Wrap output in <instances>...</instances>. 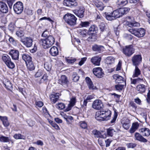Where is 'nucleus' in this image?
<instances>
[{"label":"nucleus","mask_w":150,"mask_h":150,"mask_svg":"<svg viewBox=\"0 0 150 150\" xmlns=\"http://www.w3.org/2000/svg\"><path fill=\"white\" fill-rule=\"evenodd\" d=\"M54 42V39L51 35L49 36L45 39H41L40 44L44 49H47L50 47Z\"/></svg>","instance_id":"f257e3e1"},{"label":"nucleus","mask_w":150,"mask_h":150,"mask_svg":"<svg viewBox=\"0 0 150 150\" xmlns=\"http://www.w3.org/2000/svg\"><path fill=\"white\" fill-rule=\"evenodd\" d=\"M64 19L65 22L70 25H74L76 24L77 18L73 14H67L64 16Z\"/></svg>","instance_id":"f03ea898"},{"label":"nucleus","mask_w":150,"mask_h":150,"mask_svg":"<svg viewBox=\"0 0 150 150\" xmlns=\"http://www.w3.org/2000/svg\"><path fill=\"white\" fill-rule=\"evenodd\" d=\"M129 31L132 34L136 37L141 38L143 37L145 34V30L143 28L139 29L132 28L129 30Z\"/></svg>","instance_id":"7ed1b4c3"},{"label":"nucleus","mask_w":150,"mask_h":150,"mask_svg":"<svg viewBox=\"0 0 150 150\" xmlns=\"http://www.w3.org/2000/svg\"><path fill=\"white\" fill-rule=\"evenodd\" d=\"M134 48L132 45L126 46L123 50V53L128 57H130L134 53Z\"/></svg>","instance_id":"20e7f679"},{"label":"nucleus","mask_w":150,"mask_h":150,"mask_svg":"<svg viewBox=\"0 0 150 150\" xmlns=\"http://www.w3.org/2000/svg\"><path fill=\"white\" fill-rule=\"evenodd\" d=\"M13 9L16 13L17 14H21L23 9V3L19 1L17 2L13 5Z\"/></svg>","instance_id":"39448f33"},{"label":"nucleus","mask_w":150,"mask_h":150,"mask_svg":"<svg viewBox=\"0 0 150 150\" xmlns=\"http://www.w3.org/2000/svg\"><path fill=\"white\" fill-rule=\"evenodd\" d=\"M92 107L96 110H100L104 107L102 101L99 99L95 100L93 103Z\"/></svg>","instance_id":"423d86ee"},{"label":"nucleus","mask_w":150,"mask_h":150,"mask_svg":"<svg viewBox=\"0 0 150 150\" xmlns=\"http://www.w3.org/2000/svg\"><path fill=\"white\" fill-rule=\"evenodd\" d=\"M84 11V8L82 6L79 7L78 8L73 11L74 14L79 18H82L83 17Z\"/></svg>","instance_id":"0eeeda50"},{"label":"nucleus","mask_w":150,"mask_h":150,"mask_svg":"<svg viewBox=\"0 0 150 150\" xmlns=\"http://www.w3.org/2000/svg\"><path fill=\"white\" fill-rule=\"evenodd\" d=\"M21 42L27 47H31L33 44V39L30 37H26L21 39Z\"/></svg>","instance_id":"6e6552de"},{"label":"nucleus","mask_w":150,"mask_h":150,"mask_svg":"<svg viewBox=\"0 0 150 150\" xmlns=\"http://www.w3.org/2000/svg\"><path fill=\"white\" fill-rule=\"evenodd\" d=\"M94 74L98 78H101L104 76V73L102 69L100 67L94 68L93 69Z\"/></svg>","instance_id":"1a4fd4ad"},{"label":"nucleus","mask_w":150,"mask_h":150,"mask_svg":"<svg viewBox=\"0 0 150 150\" xmlns=\"http://www.w3.org/2000/svg\"><path fill=\"white\" fill-rule=\"evenodd\" d=\"M63 4L64 5L70 7L76 6L78 5L75 0H64Z\"/></svg>","instance_id":"9d476101"},{"label":"nucleus","mask_w":150,"mask_h":150,"mask_svg":"<svg viewBox=\"0 0 150 150\" xmlns=\"http://www.w3.org/2000/svg\"><path fill=\"white\" fill-rule=\"evenodd\" d=\"M142 58L140 55H134L132 57V60L133 65L137 66L142 61Z\"/></svg>","instance_id":"9b49d317"},{"label":"nucleus","mask_w":150,"mask_h":150,"mask_svg":"<svg viewBox=\"0 0 150 150\" xmlns=\"http://www.w3.org/2000/svg\"><path fill=\"white\" fill-rule=\"evenodd\" d=\"M19 52L16 50H11L9 53L12 59L14 60H18L19 59Z\"/></svg>","instance_id":"f8f14e48"},{"label":"nucleus","mask_w":150,"mask_h":150,"mask_svg":"<svg viewBox=\"0 0 150 150\" xmlns=\"http://www.w3.org/2000/svg\"><path fill=\"white\" fill-rule=\"evenodd\" d=\"M101 112V115L103 116L105 120H109L111 115V112L108 109L106 110H105L101 111H100Z\"/></svg>","instance_id":"ddd939ff"},{"label":"nucleus","mask_w":150,"mask_h":150,"mask_svg":"<svg viewBox=\"0 0 150 150\" xmlns=\"http://www.w3.org/2000/svg\"><path fill=\"white\" fill-rule=\"evenodd\" d=\"M101 58L99 56L93 57L91 59V62L94 65L99 66L100 64Z\"/></svg>","instance_id":"4468645a"},{"label":"nucleus","mask_w":150,"mask_h":150,"mask_svg":"<svg viewBox=\"0 0 150 150\" xmlns=\"http://www.w3.org/2000/svg\"><path fill=\"white\" fill-rule=\"evenodd\" d=\"M59 84L66 87L67 86L69 81L66 76L62 75L60 79L59 80Z\"/></svg>","instance_id":"2eb2a0df"},{"label":"nucleus","mask_w":150,"mask_h":150,"mask_svg":"<svg viewBox=\"0 0 150 150\" xmlns=\"http://www.w3.org/2000/svg\"><path fill=\"white\" fill-rule=\"evenodd\" d=\"M92 49L93 51L98 53H101L103 50L104 47L101 45L95 44L93 46Z\"/></svg>","instance_id":"dca6fc26"},{"label":"nucleus","mask_w":150,"mask_h":150,"mask_svg":"<svg viewBox=\"0 0 150 150\" xmlns=\"http://www.w3.org/2000/svg\"><path fill=\"white\" fill-rule=\"evenodd\" d=\"M135 139L141 142L146 143L147 142V140L144 138L142 135L139 133L136 132L134 134Z\"/></svg>","instance_id":"f3484780"},{"label":"nucleus","mask_w":150,"mask_h":150,"mask_svg":"<svg viewBox=\"0 0 150 150\" xmlns=\"http://www.w3.org/2000/svg\"><path fill=\"white\" fill-rule=\"evenodd\" d=\"M0 11L4 13H6L8 12V7L5 3L0 2Z\"/></svg>","instance_id":"a211bd4d"},{"label":"nucleus","mask_w":150,"mask_h":150,"mask_svg":"<svg viewBox=\"0 0 150 150\" xmlns=\"http://www.w3.org/2000/svg\"><path fill=\"white\" fill-rule=\"evenodd\" d=\"M94 5L98 8V10L102 11L105 7L103 3L98 0H95L94 2Z\"/></svg>","instance_id":"6ab92c4d"},{"label":"nucleus","mask_w":150,"mask_h":150,"mask_svg":"<svg viewBox=\"0 0 150 150\" xmlns=\"http://www.w3.org/2000/svg\"><path fill=\"white\" fill-rule=\"evenodd\" d=\"M76 102V98L75 97H72L69 103L68 104V107L65 110L66 111H68L70 110L71 108L73 106Z\"/></svg>","instance_id":"aec40b11"},{"label":"nucleus","mask_w":150,"mask_h":150,"mask_svg":"<svg viewBox=\"0 0 150 150\" xmlns=\"http://www.w3.org/2000/svg\"><path fill=\"white\" fill-rule=\"evenodd\" d=\"M142 135L144 136H149L150 135V130L147 128L144 127L140 130Z\"/></svg>","instance_id":"412c9836"},{"label":"nucleus","mask_w":150,"mask_h":150,"mask_svg":"<svg viewBox=\"0 0 150 150\" xmlns=\"http://www.w3.org/2000/svg\"><path fill=\"white\" fill-rule=\"evenodd\" d=\"M139 126V123L137 122L133 123L130 129L129 130V132L131 133H134L136 130L137 129Z\"/></svg>","instance_id":"4be33fe9"},{"label":"nucleus","mask_w":150,"mask_h":150,"mask_svg":"<svg viewBox=\"0 0 150 150\" xmlns=\"http://www.w3.org/2000/svg\"><path fill=\"white\" fill-rule=\"evenodd\" d=\"M60 95V94L59 93L51 95L50 96L51 101L54 103H55L58 100L59 96Z\"/></svg>","instance_id":"5701e85b"},{"label":"nucleus","mask_w":150,"mask_h":150,"mask_svg":"<svg viewBox=\"0 0 150 150\" xmlns=\"http://www.w3.org/2000/svg\"><path fill=\"white\" fill-rule=\"evenodd\" d=\"M50 52L51 54L53 56H57L58 54V50L57 47L53 46L50 50Z\"/></svg>","instance_id":"b1692460"},{"label":"nucleus","mask_w":150,"mask_h":150,"mask_svg":"<svg viewBox=\"0 0 150 150\" xmlns=\"http://www.w3.org/2000/svg\"><path fill=\"white\" fill-rule=\"evenodd\" d=\"M92 132L96 137L103 138H105L106 137L105 134V136L103 135L102 134L101 132L96 130H93Z\"/></svg>","instance_id":"393cba45"},{"label":"nucleus","mask_w":150,"mask_h":150,"mask_svg":"<svg viewBox=\"0 0 150 150\" xmlns=\"http://www.w3.org/2000/svg\"><path fill=\"white\" fill-rule=\"evenodd\" d=\"M86 80L89 89H94L96 88V87L94 86L91 80L89 78L86 77Z\"/></svg>","instance_id":"a878e982"},{"label":"nucleus","mask_w":150,"mask_h":150,"mask_svg":"<svg viewBox=\"0 0 150 150\" xmlns=\"http://www.w3.org/2000/svg\"><path fill=\"white\" fill-rule=\"evenodd\" d=\"M120 16L127 14L130 10V8L128 7L118 9Z\"/></svg>","instance_id":"bb28decb"},{"label":"nucleus","mask_w":150,"mask_h":150,"mask_svg":"<svg viewBox=\"0 0 150 150\" xmlns=\"http://www.w3.org/2000/svg\"><path fill=\"white\" fill-rule=\"evenodd\" d=\"M127 0H117L116 4L118 7L123 6L127 4Z\"/></svg>","instance_id":"cd10ccee"},{"label":"nucleus","mask_w":150,"mask_h":150,"mask_svg":"<svg viewBox=\"0 0 150 150\" xmlns=\"http://www.w3.org/2000/svg\"><path fill=\"white\" fill-rule=\"evenodd\" d=\"M3 83L5 87L8 89L10 90L12 88V86L11 82L8 80L5 79L3 81Z\"/></svg>","instance_id":"c85d7f7f"},{"label":"nucleus","mask_w":150,"mask_h":150,"mask_svg":"<svg viewBox=\"0 0 150 150\" xmlns=\"http://www.w3.org/2000/svg\"><path fill=\"white\" fill-rule=\"evenodd\" d=\"M26 64L27 69L29 70L32 71L34 70L35 66L32 61L28 62Z\"/></svg>","instance_id":"c756f323"},{"label":"nucleus","mask_w":150,"mask_h":150,"mask_svg":"<svg viewBox=\"0 0 150 150\" xmlns=\"http://www.w3.org/2000/svg\"><path fill=\"white\" fill-rule=\"evenodd\" d=\"M22 57L26 63L32 61L31 57L28 54H24L22 55Z\"/></svg>","instance_id":"7c9ffc66"},{"label":"nucleus","mask_w":150,"mask_h":150,"mask_svg":"<svg viewBox=\"0 0 150 150\" xmlns=\"http://www.w3.org/2000/svg\"><path fill=\"white\" fill-rule=\"evenodd\" d=\"M95 118L98 120L103 121L105 120L103 116L101 115V112L100 111H98L96 112L95 116Z\"/></svg>","instance_id":"2f4dec72"},{"label":"nucleus","mask_w":150,"mask_h":150,"mask_svg":"<svg viewBox=\"0 0 150 150\" xmlns=\"http://www.w3.org/2000/svg\"><path fill=\"white\" fill-rule=\"evenodd\" d=\"M0 119L2 121L3 124L5 127H8L9 125L7 117H6L0 116Z\"/></svg>","instance_id":"473e14b6"},{"label":"nucleus","mask_w":150,"mask_h":150,"mask_svg":"<svg viewBox=\"0 0 150 150\" xmlns=\"http://www.w3.org/2000/svg\"><path fill=\"white\" fill-rule=\"evenodd\" d=\"M137 90L139 93H144L146 90L145 86L143 84H140L137 87Z\"/></svg>","instance_id":"72a5a7b5"},{"label":"nucleus","mask_w":150,"mask_h":150,"mask_svg":"<svg viewBox=\"0 0 150 150\" xmlns=\"http://www.w3.org/2000/svg\"><path fill=\"white\" fill-rule=\"evenodd\" d=\"M113 77L116 80L117 82L118 83H121L124 81L123 77L117 74L114 75Z\"/></svg>","instance_id":"f704fd0d"},{"label":"nucleus","mask_w":150,"mask_h":150,"mask_svg":"<svg viewBox=\"0 0 150 150\" xmlns=\"http://www.w3.org/2000/svg\"><path fill=\"white\" fill-rule=\"evenodd\" d=\"M141 74V71L137 66H135V69L132 76L133 77H138Z\"/></svg>","instance_id":"c9c22d12"},{"label":"nucleus","mask_w":150,"mask_h":150,"mask_svg":"<svg viewBox=\"0 0 150 150\" xmlns=\"http://www.w3.org/2000/svg\"><path fill=\"white\" fill-rule=\"evenodd\" d=\"M2 59L5 64L11 60L9 56L6 54H3L2 56Z\"/></svg>","instance_id":"e433bc0d"},{"label":"nucleus","mask_w":150,"mask_h":150,"mask_svg":"<svg viewBox=\"0 0 150 150\" xmlns=\"http://www.w3.org/2000/svg\"><path fill=\"white\" fill-rule=\"evenodd\" d=\"M13 137L16 139H22L25 140L26 139V137L25 136L20 134H16L13 135Z\"/></svg>","instance_id":"4c0bfd02"},{"label":"nucleus","mask_w":150,"mask_h":150,"mask_svg":"<svg viewBox=\"0 0 150 150\" xmlns=\"http://www.w3.org/2000/svg\"><path fill=\"white\" fill-rule=\"evenodd\" d=\"M105 17L106 19L108 21H112L115 20L113 15H112V13H105Z\"/></svg>","instance_id":"58836bf2"},{"label":"nucleus","mask_w":150,"mask_h":150,"mask_svg":"<svg viewBox=\"0 0 150 150\" xmlns=\"http://www.w3.org/2000/svg\"><path fill=\"white\" fill-rule=\"evenodd\" d=\"M52 67V65L50 62H47L44 64V68L48 71L51 70Z\"/></svg>","instance_id":"ea45409f"},{"label":"nucleus","mask_w":150,"mask_h":150,"mask_svg":"<svg viewBox=\"0 0 150 150\" xmlns=\"http://www.w3.org/2000/svg\"><path fill=\"white\" fill-rule=\"evenodd\" d=\"M112 13L115 19L121 17L118 9L113 11Z\"/></svg>","instance_id":"a19ab883"},{"label":"nucleus","mask_w":150,"mask_h":150,"mask_svg":"<svg viewBox=\"0 0 150 150\" xmlns=\"http://www.w3.org/2000/svg\"><path fill=\"white\" fill-rule=\"evenodd\" d=\"M5 64L10 69H13L15 67V65L14 63L11 61V59L6 64Z\"/></svg>","instance_id":"79ce46f5"},{"label":"nucleus","mask_w":150,"mask_h":150,"mask_svg":"<svg viewBox=\"0 0 150 150\" xmlns=\"http://www.w3.org/2000/svg\"><path fill=\"white\" fill-rule=\"evenodd\" d=\"M79 34L80 35L83 37H85L87 36L88 34L87 30H82L79 32Z\"/></svg>","instance_id":"37998d69"},{"label":"nucleus","mask_w":150,"mask_h":150,"mask_svg":"<svg viewBox=\"0 0 150 150\" xmlns=\"http://www.w3.org/2000/svg\"><path fill=\"white\" fill-rule=\"evenodd\" d=\"M106 62L108 64H111L115 62V58L112 57H109L106 58Z\"/></svg>","instance_id":"c03bdc74"},{"label":"nucleus","mask_w":150,"mask_h":150,"mask_svg":"<svg viewBox=\"0 0 150 150\" xmlns=\"http://www.w3.org/2000/svg\"><path fill=\"white\" fill-rule=\"evenodd\" d=\"M10 139L8 137H5L1 135L0 137V141L1 142H9Z\"/></svg>","instance_id":"a18cd8bd"},{"label":"nucleus","mask_w":150,"mask_h":150,"mask_svg":"<svg viewBox=\"0 0 150 150\" xmlns=\"http://www.w3.org/2000/svg\"><path fill=\"white\" fill-rule=\"evenodd\" d=\"M124 85L118 84L115 85V88L117 91H120L122 90L124 88Z\"/></svg>","instance_id":"49530a36"},{"label":"nucleus","mask_w":150,"mask_h":150,"mask_svg":"<svg viewBox=\"0 0 150 150\" xmlns=\"http://www.w3.org/2000/svg\"><path fill=\"white\" fill-rule=\"evenodd\" d=\"M115 132V131L112 127H110L107 129V134L110 137H112L113 136V133Z\"/></svg>","instance_id":"de8ad7c7"},{"label":"nucleus","mask_w":150,"mask_h":150,"mask_svg":"<svg viewBox=\"0 0 150 150\" xmlns=\"http://www.w3.org/2000/svg\"><path fill=\"white\" fill-rule=\"evenodd\" d=\"M56 108L58 109L61 110L64 108L65 104L62 103H59L56 104Z\"/></svg>","instance_id":"09e8293b"},{"label":"nucleus","mask_w":150,"mask_h":150,"mask_svg":"<svg viewBox=\"0 0 150 150\" xmlns=\"http://www.w3.org/2000/svg\"><path fill=\"white\" fill-rule=\"evenodd\" d=\"M65 59L67 62L69 64H72L76 61V59L72 57L66 58Z\"/></svg>","instance_id":"8fccbe9b"},{"label":"nucleus","mask_w":150,"mask_h":150,"mask_svg":"<svg viewBox=\"0 0 150 150\" xmlns=\"http://www.w3.org/2000/svg\"><path fill=\"white\" fill-rule=\"evenodd\" d=\"M99 27L102 32H103L105 29V25L104 22H100L99 23Z\"/></svg>","instance_id":"3c124183"},{"label":"nucleus","mask_w":150,"mask_h":150,"mask_svg":"<svg viewBox=\"0 0 150 150\" xmlns=\"http://www.w3.org/2000/svg\"><path fill=\"white\" fill-rule=\"evenodd\" d=\"M72 80L74 82L77 81L79 79V77L76 73H74L72 75Z\"/></svg>","instance_id":"603ef678"},{"label":"nucleus","mask_w":150,"mask_h":150,"mask_svg":"<svg viewBox=\"0 0 150 150\" xmlns=\"http://www.w3.org/2000/svg\"><path fill=\"white\" fill-rule=\"evenodd\" d=\"M79 124L83 129H86L87 127V123L85 121H81L79 122Z\"/></svg>","instance_id":"864d4df0"},{"label":"nucleus","mask_w":150,"mask_h":150,"mask_svg":"<svg viewBox=\"0 0 150 150\" xmlns=\"http://www.w3.org/2000/svg\"><path fill=\"white\" fill-rule=\"evenodd\" d=\"M90 24V22L88 21H81L80 23V25L82 27H87Z\"/></svg>","instance_id":"5fc2aeb1"},{"label":"nucleus","mask_w":150,"mask_h":150,"mask_svg":"<svg viewBox=\"0 0 150 150\" xmlns=\"http://www.w3.org/2000/svg\"><path fill=\"white\" fill-rule=\"evenodd\" d=\"M16 34L18 37H22L24 36V33L23 30H18L16 32Z\"/></svg>","instance_id":"6e6d98bb"},{"label":"nucleus","mask_w":150,"mask_h":150,"mask_svg":"<svg viewBox=\"0 0 150 150\" xmlns=\"http://www.w3.org/2000/svg\"><path fill=\"white\" fill-rule=\"evenodd\" d=\"M142 80V79H141L140 78H138L137 79H132L131 83L132 84H135L137 82H139L140 81Z\"/></svg>","instance_id":"4d7b16f0"},{"label":"nucleus","mask_w":150,"mask_h":150,"mask_svg":"<svg viewBox=\"0 0 150 150\" xmlns=\"http://www.w3.org/2000/svg\"><path fill=\"white\" fill-rule=\"evenodd\" d=\"M130 126V124L129 122H125L122 125L123 127L126 129H128Z\"/></svg>","instance_id":"13d9d810"},{"label":"nucleus","mask_w":150,"mask_h":150,"mask_svg":"<svg viewBox=\"0 0 150 150\" xmlns=\"http://www.w3.org/2000/svg\"><path fill=\"white\" fill-rule=\"evenodd\" d=\"M129 27H131L132 26H138L139 25V23L137 22H130L128 24Z\"/></svg>","instance_id":"bf43d9fd"},{"label":"nucleus","mask_w":150,"mask_h":150,"mask_svg":"<svg viewBox=\"0 0 150 150\" xmlns=\"http://www.w3.org/2000/svg\"><path fill=\"white\" fill-rule=\"evenodd\" d=\"M16 0H7V4L10 9L12 8V6L13 3Z\"/></svg>","instance_id":"052dcab7"},{"label":"nucleus","mask_w":150,"mask_h":150,"mask_svg":"<svg viewBox=\"0 0 150 150\" xmlns=\"http://www.w3.org/2000/svg\"><path fill=\"white\" fill-rule=\"evenodd\" d=\"M43 74V71L41 70H39L35 74V77H40Z\"/></svg>","instance_id":"680f3d73"},{"label":"nucleus","mask_w":150,"mask_h":150,"mask_svg":"<svg viewBox=\"0 0 150 150\" xmlns=\"http://www.w3.org/2000/svg\"><path fill=\"white\" fill-rule=\"evenodd\" d=\"M97 30V28L95 25H92L89 28L90 31H94Z\"/></svg>","instance_id":"e2e57ef3"},{"label":"nucleus","mask_w":150,"mask_h":150,"mask_svg":"<svg viewBox=\"0 0 150 150\" xmlns=\"http://www.w3.org/2000/svg\"><path fill=\"white\" fill-rule=\"evenodd\" d=\"M127 145L128 148H133L136 146L137 144L135 143H130L127 144Z\"/></svg>","instance_id":"0e129e2a"},{"label":"nucleus","mask_w":150,"mask_h":150,"mask_svg":"<svg viewBox=\"0 0 150 150\" xmlns=\"http://www.w3.org/2000/svg\"><path fill=\"white\" fill-rule=\"evenodd\" d=\"M48 76L47 74H44L41 79V82H43L44 81L47 80V79Z\"/></svg>","instance_id":"69168bd1"},{"label":"nucleus","mask_w":150,"mask_h":150,"mask_svg":"<svg viewBox=\"0 0 150 150\" xmlns=\"http://www.w3.org/2000/svg\"><path fill=\"white\" fill-rule=\"evenodd\" d=\"M88 102V101L86 100H84L83 104H81V107L82 108L85 109L86 108Z\"/></svg>","instance_id":"338daca9"},{"label":"nucleus","mask_w":150,"mask_h":150,"mask_svg":"<svg viewBox=\"0 0 150 150\" xmlns=\"http://www.w3.org/2000/svg\"><path fill=\"white\" fill-rule=\"evenodd\" d=\"M134 101L138 105H140L141 104V100L138 97H137L134 99Z\"/></svg>","instance_id":"774afa93"}]
</instances>
